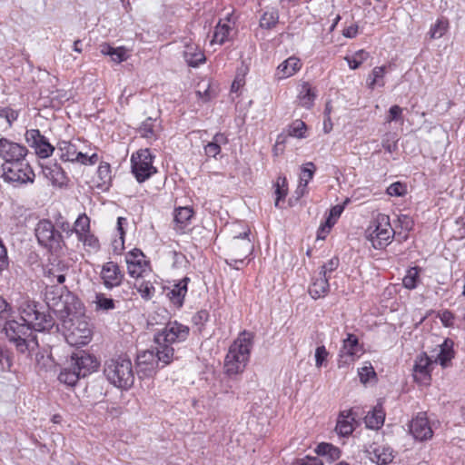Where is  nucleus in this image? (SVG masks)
Instances as JSON below:
<instances>
[{
    "instance_id": "obj_48",
    "label": "nucleus",
    "mask_w": 465,
    "mask_h": 465,
    "mask_svg": "<svg viewBox=\"0 0 465 465\" xmlns=\"http://www.w3.org/2000/svg\"><path fill=\"white\" fill-rule=\"evenodd\" d=\"M369 57V54L364 50L357 51L351 57H345L351 69H357Z\"/></svg>"
},
{
    "instance_id": "obj_28",
    "label": "nucleus",
    "mask_w": 465,
    "mask_h": 465,
    "mask_svg": "<svg viewBox=\"0 0 465 465\" xmlns=\"http://www.w3.org/2000/svg\"><path fill=\"white\" fill-rule=\"evenodd\" d=\"M330 291L329 276L320 275L316 277L309 288V293L313 299L326 296Z\"/></svg>"
},
{
    "instance_id": "obj_52",
    "label": "nucleus",
    "mask_w": 465,
    "mask_h": 465,
    "mask_svg": "<svg viewBox=\"0 0 465 465\" xmlns=\"http://www.w3.org/2000/svg\"><path fill=\"white\" fill-rule=\"evenodd\" d=\"M359 377L362 383H367L371 379L374 378L376 373L373 367L369 363L359 369Z\"/></svg>"
},
{
    "instance_id": "obj_63",
    "label": "nucleus",
    "mask_w": 465,
    "mask_h": 465,
    "mask_svg": "<svg viewBox=\"0 0 465 465\" xmlns=\"http://www.w3.org/2000/svg\"><path fill=\"white\" fill-rule=\"evenodd\" d=\"M11 308L5 300L0 297V319L7 320L10 316Z\"/></svg>"
},
{
    "instance_id": "obj_29",
    "label": "nucleus",
    "mask_w": 465,
    "mask_h": 465,
    "mask_svg": "<svg viewBox=\"0 0 465 465\" xmlns=\"http://www.w3.org/2000/svg\"><path fill=\"white\" fill-rule=\"evenodd\" d=\"M353 421L354 417L351 410L341 412L336 424V431L341 436L350 435L354 430Z\"/></svg>"
},
{
    "instance_id": "obj_37",
    "label": "nucleus",
    "mask_w": 465,
    "mask_h": 465,
    "mask_svg": "<svg viewBox=\"0 0 465 465\" xmlns=\"http://www.w3.org/2000/svg\"><path fill=\"white\" fill-rule=\"evenodd\" d=\"M385 74H386V66L374 67L368 78L369 88L374 89V87L377 84L380 86H384V82L382 81V79H383Z\"/></svg>"
},
{
    "instance_id": "obj_54",
    "label": "nucleus",
    "mask_w": 465,
    "mask_h": 465,
    "mask_svg": "<svg viewBox=\"0 0 465 465\" xmlns=\"http://www.w3.org/2000/svg\"><path fill=\"white\" fill-rule=\"evenodd\" d=\"M337 219L328 216L324 224H322L318 231V238L324 239L326 235L329 233L331 228L335 224Z\"/></svg>"
},
{
    "instance_id": "obj_8",
    "label": "nucleus",
    "mask_w": 465,
    "mask_h": 465,
    "mask_svg": "<svg viewBox=\"0 0 465 465\" xmlns=\"http://www.w3.org/2000/svg\"><path fill=\"white\" fill-rule=\"evenodd\" d=\"M3 177L15 184L33 183L35 173L25 159L3 164Z\"/></svg>"
},
{
    "instance_id": "obj_9",
    "label": "nucleus",
    "mask_w": 465,
    "mask_h": 465,
    "mask_svg": "<svg viewBox=\"0 0 465 465\" xmlns=\"http://www.w3.org/2000/svg\"><path fill=\"white\" fill-rule=\"evenodd\" d=\"M153 158L149 149L139 150L132 155V172L139 183L144 182L156 173V168L153 165Z\"/></svg>"
},
{
    "instance_id": "obj_42",
    "label": "nucleus",
    "mask_w": 465,
    "mask_h": 465,
    "mask_svg": "<svg viewBox=\"0 0 465 465\" xmlns=\"http://www.w3.org/2000/svg\"><path fill=\"white\" fill-rule=\"evenodd\" d=\"M74 232L77 237L90 232V219L85 213L80 214L74 222Z\"/></svg>"
},
{
    "instance_id": "obj_60",
    "label": "nucleus",
    "mask_w": 465,
    "mask_h": 465,
    "mask_svg": "<svg viewBox=\"0 0 465 465\" xmlns=\"http://www.w3.org/2000/svg\"><path fill=\"white\" fill-rule=\"evenodd\" d=\"M440 319L444 326L450 327L453 325L454 314L451 312L445 310L440 313Z\"/></svg>"
},
{
    "instance_id": "obj_46",
    "label": "nucleus",
    "mask_w": 465,
    "mask_h": 465,
    "mask_svg": "<svg viewBox=\"0 0 465 465\" xmlns=\"http://www.w3.org/2000/svg\"><path fill=\"white\" fill-rule=\"evenodd\" d=\"M96 310L109 311L114 308V302L113 299L106 297L103 293H97L94 300Z\"/></svg>"
},
{
    "instance_id": "obj_18",
    "label": "nucleus",
    "mask_w": 465,
    "mask_h": 465,
    "mask_svg": "<svg viewBox=\"0 0 465 465\" xmlns=\"http://www.w3.org/2000/svg\"><path fill=\"white\" fill-rule=\"evenodd\" d=\"M128 273L134 278L142 277L148 266L145 256L139 249H134L126 255Z\"/></svg>"
},
{
    "instance_id": "obj_50",
    "label": "nucleus",
    "mask_w": 465,
    "mask_h": 465,
    "mask_svg": "<svg viewBox=\"0 0 465 465\" xmlns=\"http://www.w3.org/2000/svg\"><path fill=\"white\" fill-rule=\"evenodd\" d=\"M137 292L144 300H150L153 296L154 287L149 282H141L135 284Z\"/></svg>"
},
{
    "instance_id": "obj_53",
    "label": "nucleus",
    "mask_w": 465,
    "mask_h": 465,
    "mask_svg": "<svg viewBox=\"0 0 465 465\" xmlns=\"http://www.w3.org/2000/svg\"><path fill=\"white\" fill-rule=\"evenodd\" d=\"M339 266V259L336 257L331 258L326 263H324L320 270V275L331 276V273L334 272Z\"/></svg>"
},
{
    "instance_id": "obj_35",
    "label": "nucleus",
    "mask_w": 465,
    "mask_h": 465,
    "mask_svg": "<svg viewBox=\"0 0 465 465\" xmlns=\"http://www.w3.org/2000/svg\"><path fill=\"white\" fill-rule=\"evenodd\" d=\"M315 450L318 455L326 458L329 462L338 460L341 456L340 450L330 443L322 442L317 446Z\"/></svg>"
},
{
    "instance_id": "obj_2",
    "label": "nucleus",
    "mask_w": 465,
    "mask_h": 465,
    "mask_svg": "<svg viewBox=\"0 0 465 465\" xmlns=\"http://www.w3.org/2000/svg\"><path fill=\"white\" fill-rule=\"evenodd\" d=\"M189 331L187 326L177 322H170L155 334L154 341L159 346V359L163 361V366L169 364L173 359V344L184 341Z\"/></svg>"
},
{
    "instance_id": "obj_40",
    "label": "nucleus",
    "mask_w": 465,
    "mask_h": 465,
    "mask_svg": "<svg viewBox=\"0 0 465 465\" xmlns=\"http://www.w3.org/2000/svg\"><path fill=\"white\" fill-rule=\"evenodd\" d=\"M139 134L142 137L147 139H155L156 138V120H153L152 118L146 119L138 130Z\"/></svg>"
},
{
    "instance_id": "obj_51",
    "label": "nucleus",
    "mask_w": 465,
    "mask_h": 465,
    "mask_svg": "<svg viewBox=\"0 0 465 465\" xmlns=\"http://www.w3.org/2000/svg\"><path fill=\"white\" fill-rule=\"evenodd\" d=\"M315 169V165L312 163H307L302 169L299 183H305V184L308 185L309 182L313 177Z\"/></svg>"
},
{
    "instance_id": "obj_4",
    "label": "nucleus",
    "mask_w": 465,
    "mask_h": 465,
    "mask_svg": "<svg viewBox=\"0 0 465 465\" xmlns=\"http://www.w3.org/2000/svg\"><path fill=\"white\" fill-rule=\"evenodd\" d=\"M104 373L112 384L120 389L130 388L134 381L132 361L123 355L107 360Z\"/></svg>"
},
{
    "instance_id": "obj_24",
    "label": "nucleus",
    "mask_w": 465,
    "mask_h": 465,
    "mask_svg": "<svg viewBox=\"0 0 465 465\" xmlns=\"http://www.w3.org/2000/svg\"><path fill=\"white\" fill-rule=\"evenodd\" d=\"M111 167L107 163H101L95 176L93 178L94 186L99 190L106 191L111 185Z\"/></svg>"
},
{
    "instance_id": "obj_7",
    "label": "nucleus",
    "mask_w": 465,
    "mask_h": 465,
    "mask_svg": "<svg viewBox=\"0 0 465 465\" xmlns=\"http://www.w3.org/2000/svg\"><path fill=\"white\" fill-rule=\"evenodd\" d=\"M19 312L21 320L31 330L44 331L51 329L54 324L52 318L40 312L34 302L28 300L22 301L19 305Z\"/></svg>"
},
{
    "instance_id": "obj_64",
    "label": "nucleus",
    "mask_w": 465,
    "mask_h": 465,
    "mask_svg": "<svg viewBox=\"0 0 465 465\" xmlns=\"http://www.w3.org/2000/svg\"><path fill=\"white\" fill-rule=\"evenodd\" d=\"M198 87L199 89L196 92L197 95L204 101L209 100L211 98L209 84H206V86L204 84H199Z\"/></svg>"
},
{
    "instance_id": "obj_6",
    "label": "nucleus",
    "mask_w": 465,
    "mask_h": 465,
    "mask_svg": "<svg viewBox=\"0 0 465 465\" xmlns=\"http://www.w3.org/2000/svg\"><path fill=\"white\" fill-rule=\"evenodd\" d=\"M394 235L395 231L391 227L390 217L383 213H379L365 232L366 238L375 249L387 246Z\"/></svg>"
},
{
    "instance_id": "obj_55",
    "label": "nucleus",
    "mask_w": 465,
    "mask_h": 465,
    "mask_svg": "<svg viewBox=\"0 0 465 465\" xmlns=\"http://www.w3.org/2000/svg\"><path fill=\"white\" fill-rule=\"evenodd\" d=\"M387 193L391 196H402L406 193V186L400 182L393 183L387 188Z\"/></svg>"
},
{
    "instance_id": "obj_26",
    "label": "nucleus",
    "mask_w": 465,
    "mask_h": 465,
    "mask_svg": "<svg viewBox=\"0 0 465 465\" xmlns=\"http://www.w3.org/2000/svg\"><path fill=\"white\" fill-rule=\"evenodd\" d=\"M183 57L189 66H198L205 62V55L198 45L188 43L184 45Z\"/></svg>"
},
{
    "instance_id": "obj_23",
    "label": "nucleus",
    "mask_w": 465,
    "mask_h": 465,
    "mask_svg": "<svg viewBox=\"0 0 465 465\" xmlns=\"http://www.w3.org/2000/svg\"><path fill=\"white\" fill-rule=\"evenodd\" d=\"M361 353V347L357 337L353 334H349L347 339L343 341V345L340 351V357L346 358L345 362L353 361Z\"/></svg>"
},
{
    "instance_id": "obj_15",
    "label": "nucleus",
    "mask_w": 465,
    "mask_h": 465,
    "mask_svg": "<svg viewBox=\"0 0 465 465\" xmlns=\"http://www.w3.org/2000/svg\"><path fill=\"white\" fill-rule=\"evenodd\" d=\"M27 149L25 146L5 138L0 139V157L5 161V163L25 159Z\"/></svg>"
},
{
    "instance_id": "obj_27",
    "label": "nucleus",
    "mask_w": 465,
    "mask_h": 465,
    "mask_svg": "<svg viewBox=\"0 0 465 465\" xmlns=\"http://www.w3.org/2000/svg\"><path fill=\"white\" fill-rule=\"evenodd\" d=\"M189 282L190 278L184 277L167 292L168 298L175 306L181 307L183 305Z\"/></svg>"
},
{
    "instance_id": "obj_47",
    "label": "nucleus",
    "mask_w": 465,
    "mask_h": 465,
    "mask_svg": "<svg viewBox=\"0 0 465 465\" xmlns=\"http://www.w3.org/2000/svg\"><path fill=\"white\" fill-rule=\"evenodd\" d=\"M80 242H83V244L85 247L89 248V251L91 252H97L100 249V242L96 236H94L93 233L87 232L85 234H83L79 237H77Z\"/></svg>"
},
{
    "instance_id": "obj_49",
    "label": "nucleus",
    "mask_w": 465,
    "mask_h": 465,
    "mask_svg": "<svg viewBox=\"0 0 465 465\" xmlns=\"http://www.w3.org/2000/svg\"><path fill=\"white\" fill-rule=\"evenodd\" d=\"M307 127L306 124L301 121H294L288 128V134L296 138H304Z\"/></svg>"
},
{
    "instance_id": "obj_21",
    "label": "nucleus",
    "mask_w": 465,
    "mask_h": 465,
    "mask_svg": "<svg viewBox=\"0 0 465 465\" xmlns=\"http://www.w3.org/2000/svg\"><path fill=\"white\" fill-rule=\"evenodd\" d=\"M101 277L107 288H113L121 284L124 274L115 262H107L103 265Z\"/></svg>"
},
{
    "instance_id": "obj_12",
    "label": "nucleus",
    "mask_w": 465,
    "mask_h": 465,
    "mask_svg": "<svg viewBox=\"0 0 465 465\" xmlns=\"http://www.w3.org/2000/svg\"><path fill=\"white\" fill-rule=\"evenodd\" d=\"M159 358L158 345L156 346V352L151 350L139 352L136 357L138 374H143L144 377L152 376L158 368L159 363H163Z\"/></svg>"
},
{
    "instance_id": "obj_58",
    "label": "nucleus",
    "mask_w": 465,
    "mask_h": 465,
    "mask_svg": "<svg viewBox=\"0 0 465 465\" xmlns=\"http://www.w3.org/2000/svg\"><path fill=\"white\" fill-rule=\"evenodd\" d=\"M126 222V219L124 217H119L117 220V231L119 232V247L115 246V252L120 253L124 249V231L123 228V223Z\"/></svg>"
},
{
    "instance_id": "obj_56",
    "label": "nucleus",
    "mask_w": 465,
    "mask_h": 465,
    "mask_svg": "<svg viewBox=\"0 0 465 465\" xmlns=\"http://www.w3.org/2000/svg\"><path fill=\"white\" fill-rule=\"evenodd\" d=\"M329 352L326 348L322 346H319L315 350V365L317 368H321L324 361H326Z\"/></svg>"
},
{
    "instance_id": "obj_32",
    "label": "nucleus",
    "mask_w": 465,
    "mask_h": 465,
    "mask_svg": "<svg viewBox=\"0 0 465 465\" xmlns=\"http://www.w3.org/2000/svg\"><path fill=\"white\" fill-rule=\"evenodd\" d=\"M316 94L311 85L304 82L301 84V88L298 94V101L300 105L310 109L312 107Z\"/></svg>"
},
{
    "instance_id": "obj_30",
    "label": "nucleus",
    "mask_w": 465,
    "mask_h": 465,
    "mask_svg": "<svg viewBox=\"0 0 465 465\" xmlns=\"http://www.w3.org/2000/svg\"><path fill=\"white\" fill-rule=\"evenodd\" d=\"M43 173L54 186L62 187L66 183V175L61 166L57 164L45 167Z\"/></svg>"
},
{
    "instance_id": "obj_16",
    "label": "nucleus",
    "mask_w": 465,
    "mask_h": 465,
    "mask_svg": "<svg viewBox=\"0 0 465 465\" xmlns=\"http://www.w3.org/2000/svg\"><path fill=\"white\" fill-rule=\"evenodd\" d=\"M35 236L40 244L52 247L58 243L60 233L54 230V226L48 220L40 221L35 227Z\"/></svg>"
},
{
    "instance_id": "obj_45",
    "label": "nucleus",
    "mask_w": 465,
    "mask_h": 465,
    "mask_svg": "<svg viewBox=\"0 0 465 465\" xmlns=\"http://www.w3.org/2000/svg\"><path fill=\"white\" fill-rule=\"evenodd\" d=\"M288 188H287V180L285 177H278L275 183V194L276 200L274 205L279 207V203L282 199H284L287 195Z\"/></svg>"
},
{
    "instance_id": "obj_62",
    "label": "nucleus",
    "mask_w": 465,
    "mask_h": 465,
    "mask_svg": "<svg viewBox=\"0 0 465 465\" xmlns=\"http://www.w3.org/2000/svg\"><path fill=\"white\" fill-rule=\"evenodd\" d=\"M204 152L207 156L215 157L221 152L220 144L211 142L205 145Z\"/></svg>"
},
{
    "instance_id": "obj_3",
    "label": "nucleus",
    "mask_w": 465,
    "mask_h": 465,
    "mask_svg": "<svg viewBox=\"0 0 465 465\" xmlns=\"http://www.w3.org/2000/svg\"><path fill=\"white\" fill-rule=\"evenodd\" d=\"M57 150L60 153L61 160L64 162L94 165L99 161L96 148L78 138L58 142Z\"/></svg>"
},
{
    "instance_id": "obj_57",
    "label": "nucleus",
    "mask_w": 465,
    "mask_h": 465,
    "mask_svg": "<svg viewBox=\"0 0 465 465\" xmlns=\"http://www.w3.org/2000/svg\"><path fill=\"white\" fill-rule=\"evenodd\" d=\"M402 108L399 105H392L390 110L389 114L386 117V121L388 123H391L393 121H400L402 118Z\"/></svg>"
},
{
    "instance_id": "obj_44",
    "label": "nucleus",
    "mask_w": 465,
    "mask_h": 465,
    "mask_svg": "<svg viewBox=\"0 0 465 465\" xmlns=\"http://www.w3.org/2000/svg\"><path fill=\"white\" fill-rule=\"evenodd\" d=\"M64 269L58 267V265H52L46 270L45 275L50 280V282L63 283L65 281V273Z\"/></svg>"
},
{
    "instance_id": "obj_22",
    "label": "nucleus",
    "mask_w": 465,
    "mask_h": 465,
    "mask_svg": "<svg viewBox=\"0 0 465 465\" xmlns=\"http://www.w3.org/2000/svg\"><path fill=\"white\" fill-rule=\"evenodd\" d=\"M367 452L370 460L377 465H387L394 459L393 450L388 445H371Z\"/></svg>"
},
{
    "instance_id": "obj_41",
    "label": "nucleus",
    "mask_w": 465,
    "mask_h": 465,
    "mask_svg": "<svg viewBox=\"0 0 465 465\" xmlns=\"http://www.w3.org/2000/svg\"><path fill=\"white\" fill-rule=\"evenodd\" d=\"M449 28V22L447 19L440 18L430 27L429 35L431 39H439L442 37Z\"/></svg>"
},
{
    "instance_id": "obj_31",
    "label": "nucleus",
    "mask_w": 465,
    "mask_h": 465,
    "mask_svg": "<svg viewBox=\"0 0 465 465\" xmlns=\"http://www.w3.org/2000/svg\"><path fill=\"white\" fill-rule=\"evenodd\" d=\"M385 414L380 405L373 408L371 411H369L364 418L367 428L372 430L380 429L384 422Z\"/></svg>"
},
{
    "instance_id": "obj_43",
    "label": "nucleus",
    "mask_w": 465,
    "mask_h": 465,
    "mask_svg": "<svg viewBox=\"0 0 465 465\" xmlns=\"http://www.w3.org/2000/svg\"><path fill=\"white\" fill-rule=\"evenodd\" d=\"M279 15L276 11H266L260 19V26L265 29H272L277 25Z\"/></svg>"
},
{
    "instance_id": "obj_20",
    "label": "nucleus",
    "mask_w": 465,
    "mask_h": 465,
    "mask_svg": "<svg viewBox=\"0 0 465 465\" xmlns=\"http://www.w3.org/2000/svg\"><path fill=\"white\" fill-rule=\"evenodd\" d=\"M77 304H79L78 301L69 292L61 294L57 299L53 298L52 302H48L49 307L54 312L65 313L68 316L76 311Z\"/></svg>"
},
{
    "instance_id": "obj_25",
    "label": "nucleus",
    "mask_w": 465,
    "mask_h": 465,
    "mask_svg": "<svg viewBox=\"0 0 465 465\" xmlns=\"http://www.w3.org/2000/svg\"><path fill=\"white\" fill-rule=\"evenodd\" d=\"M301 67V60L295 56H291L279 64L276 70V76L278 79H286L295 74Z\"/></svg>"
},
{
    "instance_id": "obj_14",
    "label": "nucleus",
    "mask_w": 465,
    "mask_h": 465,
    "mask_svg": "<svg viewBox=\"0 0 465 465\" xmlns=\"http://www.w3.org/2000/svg\"><path fill=\"white\" fill-rule=\"evenodd\" d=\"M69 364L80 377H85L94 371L98 367V361L95 357L84 351L74 353Z\"/></svg>"
},
{
    "instance_id": "obj_17",
    "label": "nucleus",
    "mask_w": 465,
    "mask_h": 465,
    "mask_svg": "<svg viewBox=\"0 0 465 465\" xmlns=\"http://www.w3.org/2000/svg\"><path fill=\"white\" fill-rule=\"evenodd\" d=\"M434 361H432L425 353L420 354L413 366L414 380L420 384H428L430 381V372Z\"/></svg>"
},
{
    "instance_id": "obj_34",
    "label": "nucleus",
    "mask_w": 465,
    "mask_h": 465,
    "mask_svg": "<svg viewBox=\"0 0 465 465\" xmlns=\"http://www.w3.org/2000/svg\"><path fill=\"white\" fill-rule=\"evenodd\" d=\"M193 211L190 207H179L174 211V223L176 230L182 231L193 217Z\"/></svg>"
},
{
    "instance_id": "obj_59",
    "label": "nucleus",
    "mask_w": 465,
    "mask_h": 465,
    "mask_svg": "<svg viewBox=\"0 0 465 465\" xmlns=\"http://www.w3.org/2000/svg\"><path fill=\"white\" fill-rule=\"evenodd\" d=\"M398 223H399L401 228L406 232L411 231L414 224L412 219L406 214L399 215Z\"/></svg>"
},
{
    "instance_id": "obj_38",
    "label": "nucleus",
    "mask_w": 465,
    "mask_h": 465,
    "mask_svg": "<svg viewBox=\"0 0 465 465\" xmlns=\"http://www.w3.org/2000/svg\"><path fill=\"white\" fill-rule=\"evenodd\" d=\"M80 375L75 371L74 368L69 364L68 367L62 370L58 376V380L68 386H74L80 379Z\"/></svg>"
},
{
    "instance_id": "obj_36",
    "label": "nucleus",
    "mask_w": 465,
    "mask_h": 465,
    "mask_svg": "<svg viewBox=\"0 0 465 465\" xmlns=\"http://www.w3.org/2000/svg\"><path fill=\"white\" fill-rule=\"evenodd\" d=\"M452 342L445 341L440 346V352L434 362H439L441 366L445 367L449 361L453 358Z\"/></svg>"
},
{
    "instance_id": "obj_13",
    "label": "nucleus",
    "mask_w": 465,
    "mask_h": 465,
    "mask_svg": "<svg viewBox=\"0 0 465 465\" xmlns=\"http://www.w3.org/2000/svg\"><path fill=\"white\" fill-rule=\"evenodd\" d=\"M25 140L40 158H48L54 151V146H53L48 140L41 134L39 130L31 129L26 131Z\"/></svg>"
},
{
    "instance_id": "obj_39",
    "label": "nucleus",
    "mask_w": 465,
    "mask_h": 465,
    "mask_svg": "<svg viewBox=\"0 0 465 465\" xmlns=\"http://www.w3.org/2000/svg\"><path fill=\"white\" fill-rule=\"evenodd\" d=\"M420 269L418 267L410 268L402 279V284L405 288L412 290L417 287L420 282Z\"/></svg>"
},
{
    "instance_id": "obj_5",
    "label": "nucleus",
    "mask_w": 465,
    "mask_h": 465,
    "mask_svg": "<svg viewBox=\"0 0 465 465\" xmlns=\"http://www.w3.org/2000/svg\"><path fill=\"white\" fill-rule=\"evenodd\" d=\"M250 230L244 229L238 234H235L227 245L229 257L226 263L234 269L239 270L240 264H242L244 259L253 252V244L249 238Z\"/></svg>"
},
{
    "instance_id": "obj_61",
    "label": "nucleus",
    "mask_w": 465,
    "mask_h": 465,
    "mask_svg": "<svg viewBox=\"0 0 465 465\" xmlns=\"http://www.w3.org/2000/svg\"><path fill=\"white\" fill-rule=\"evenodd\" d=\"M111 58L115 63H121L125 61L127 59L126 49L123 46L117 47L114 50V54Z\"/></svg>"
},
{
    "instance_id": "obj_10",
    "label": "nucleus",
    "mask_w": 465,
    "mask_h": 465,
    "mask_svg": "<svg viewBox=\"0 0 465 465\" xmlns=\"http://www.w3.org/2000/svg\"><path fill=\"white\" fill-rule=\"evenodd\" d=\"M66 329L65 339L72 346L85 345L91 341L92 331L84 320L70 319V325Z\"/></svg>"
},
{
    "instance_id": "obj_11",
    "label": "nucleus",
    "mask_w": 465,
    "mask_h": 465,
    "mask_svg": "<svg viewBox=\"0 0 465 465\" xmlns=\"http://www.w3.org/2000/svg\"><path fill=\"white\" fill-rule=\"evenodd\" d=\"M30 330L31 329L24 322L19 323L14 320L7 321L4 327L6 337L10 341L14 342L21 351H25L26 349V340L31 334Z\"/></svg>"
},
{
    "instance_id": "obj_19",
    "label": "nucleus",
    "mask_w": 465,
    "mask_h": 465,
    "mask_svg": "<svg viewBox=\"0 0 465 465\" xmlns=\"http://www.w3.org/2000/svg\"><path fill=\"white\" fill-rule=\"evenodd\" d=\"M410 432L419 440H426L432 437V430L425 413H419L410 423Z\"/></svg>"
},
{
    "instance_id": "obj_1",
    "label": "nucleus",
    "mask_w": 465,
    "mask_h": 465,
    "mask_svg": "<svg viewBox=\"0 0 465 465\" xmlns=\"http://www.w3.org/2000/svg\"><path fill=\"white\" fill-rule=\"evenodd\" d=\"M253 333L243 331L229 348L224 360V371L228 375H236L245 370L253 345Z\"/></svg>"
},
{
    "instance_id": "obj_33",
    "label": "nucleus",
    "mask_w": 465,
    "mask_h": 465,
    "mask_svg": "<svg viewBox=\"0 0 465 465\" xmlns=\"http://www.w3.org/2000/svg\"><path fill=\"white\" fill-rule=\"evenodd\" d=\"M230 19L227 20V23H222L221 21L217 24L214 29L213 39L211 40V44H219L223 45L226 41L229 40L230 33L232 30L231 26Z\"/></svg>"
}]
</instances>
